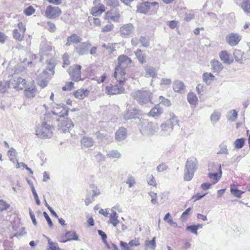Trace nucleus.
Returning a JSON list of instances; mask_svg holds the SVG:
<instances>
[{
	"label": "nucleus",
	"instance_id": "12",
	"mask_svg": "<svg viewBox=\"0 0 250 250\" xmlns=\"http://www.w3.org/2000/svg\"><path fill=\"white\" fill-rule=\"evenodd\" d=\"M17 27L13 31V37L16 40L21 41L23 38L26 28L21 22L18 23Z\"/></svg>",
	"mask_w": 250,
	"mask_h": 250
},
{
	"label": "nucleus",
	"instance_id": "18",
	"mask_svg": "<svg viewBox=\"0 0 250 250\" xmlns=\"http://www.w3.org/2000/svg\"><path fill=\"white\" fill-rule=\"evenodd\" d=\"M134 31V27L131 23H127L123 25L120 28V34L122 36H126L131 35Z\"/></svg>",
	"mask_w": 250,
	"mask_h": 250
},
{
	"label": "nucleus",
	"instance_id": "54",
	"mask_svg": "<svg viewBox=\"0 0 250 250\" xmlns=\"http://www.w3.org/2000/svg\"><path fill=\"white\" fill-rule=\"evenodd\" d=\"M159 101H160V104H162L166 106H169L171 105V103L169 100H168L167 99H166L162 96H161L159 97Z\"/></svg>",
	"mask_w": 250,
	"mask_h": 250
},
{
	"label": "nucleus",
	"instance_id": "59",
	"mask_svg": "<svg viewBox=\"0 0 250 250\" xmlns=\"http://www.w3.org/2000/svg\"><path fill=\"white\" fill-rule=\"evenodd\" d=\"M47 26L48 30L51 32H54L56 29L55 24L51 21L47 22Z\"/></svg>",
	"mask_w": 250,
	"mask_h": 250
},
{
	"label": "nucleus",
	"instance_id": "41",
	"mask_svg": "<svg viewBox=\"0 0 250 250\" xmlns=\"http://www.w3.org/2000/svg\"><path fill=\"white\" fill-rule=\"evenodd\" d=\"M194 172L195 171L185 168L184 176V180L186 181H190L194 176Z\"/></svg>",
	"mask_w": 250,
	"mask_h": 250
},
{
	"label": "nucleus",
	"instance_id": "13",
	"mask_svg": "<svg viewBox=\"0 0 250 250\" xmlns=\"http://www.w3.org/2000/svg\"><path fill=\"white\" fill-rule=\"evenodd\" d=\"M81 66L78 64L70 67L69 69V73L72 80L79 81L81 80Z\"/></svg>",
	"mask_w": 250,
	"mask_h": 250
},
{
	"label": "nucleus",
	"instance_id": "56",
	"mask_svg": "<svg viewBox=\"0 0 250 250\" xmlns=\"http://www.w3.org/2000/svg\"><path fill=\"white\" fill-rule=\"evenodd\" d=\"M126 183L128 185L129 188L132 187L136 183L135 178L132 176H129L126 181Z\"/></svg>",
	"mask_w": 250,
	"mask_h": 250
},
{
	"label": "nucleus",
	"instance_id": "10",
	"mask_svg": "<svg viewBox=\"0 0 250 250\" xmlns=\"http://www.w3.org/2000/svg\"><path fill=\"white\" fill-rule=\"evenodd\" d=\"M62 14L61 10L58 7L48 5L45 11V16L50 19H55Z\"/></svg>",
	"mask_w": 250,
	"mask_h": 250
},
{
	"label": "nucleus",
	"instance_id": "33",
	"mask_svg": "<svg viewBox=\"0 0 250 250\" xmlns=\"http://www.w3.org/2000/svg\"><path fill=\"white\" fill-rule=\"evenodd\" d=\"M118 217V216L116 211H111L109 215V220L108 222L111 223L114 227H116L119 223Z\"/></svg>",
	"mask_w": 250,
	"mask_h": 250
},
{
	"label": "nucleus",
	"instance_id": "20",
	"mask_svg": "<svg viewBox=\"0 0 250 250\" xmlns=\"http://www.w3.org/2000/svg\"><path fill=\"white\" fill-rule=\"evenodd\" d=\"M127 136L126 128L124 127H120L118 129L115 133V139L118 141H122L125 140Z\"/></svg>",
	"mask_w": 250,
	"mask_h": 250
},
{
	"label": "nucleus",
	"instance_id": "9",
	"mask_svg": "<svg viewBox=\"0 0 250 250\" xmlns=\"http://www.w3.org/2000/svg\"><path fill=\"white\" fill-rule=\"evenodd\" d=\"M48 69L44 70L42 73L40 75V78L42 79V80L39 84L42 87H44L47 86V81L46 80V79L50 74L53 75L54 74V71L53 70V68L54 67V64L53 63H51L50 62H48Z\"/></svg>",
	"mask_w": 250,
	"mask_h": 250
},
{
	"label": "nucleus",
	"instance_id": "36",
	"mask_svg": "<svg viewBox=\"0 0 250 250\" xmlns=\"http://www.w3.org/2000/svg\"><path fill=\"white\" fill-rule=\"evenodd\" d=\"M241 7L246 14L250 15V0H242Z\"/></svg>",
	"mask_w": 250,
	"mask_h": 250
},
{
	"label": "nucleus",
	"instance_id": "55",
	"mask_svg": "<svg viewBox=\"0 0 250 250\" xmlns=\"http://www.w3.org/2000/svg\"><path fill=\"white\" fill-rule=\"evenodd\" d=\"M31 190H32L33 195L35 200L36 201V203L37 205H40L41 204V202L39 199V197H38V194L36 191V190L34 188L33 185H31Z\"/></svg>",
	"mask_w": 250,
	"mask_h": 250
},
{
	"label": "nucleus",
	"instance_id": "58",
	"mask_svg": "<svg viewBox=\"0 0 250 250\" xmlns=\"http://www.w3.org/2000/svg\"><path fill=\"white\" fill-rule=\"evenodd\" d=\"M74 88V83L73 82H69L66 83V84L62 87V89L63 91H70Z\"/></svg>",
	"mask_w": 250,
	"mask_h": 250
},
{
	"label": "nucleus",
	"instance_id": "57",
	"mask_svg": "<svg viewBox=\"0 0 250 250\" xmlns=\"http://www.w3.org/2000/svg\"><path fill=\"white\" fill-rule=\"evenodd\" d=\"M8 154L10 160L12 161H14L16 158V150L14 148H12L8 151Z\"/></svg>",
	"mask_w": 250,
	"mask_h": 250
},
{
	"label": "nucleus",
	"instance_id": "48",
	"mask_svg": "<svg viewBox=\"0 0 250 250\" xmlns=\"http://www.w3.org/2000/svg\"><path fill=\"white\" fill-rule=\"evenodd\" d=\"M243 53L241 52L240 50H235L234 52V56L235 59V61L240 63H242V57H243Z\"/></svg>",
	"mask_w": 250,
	"mask_h": 250
},
{
	"label": "nucleus",
	"instance_id": "61",
	"mask_svg": "<svg viewBox=\"0 0 250 250\" xmlns=\"http://www.w3.org/2000/svg\"><path fill=\"white\" fill-rule=\"evenodd\" d=\"M139 41L142 43V45L145 47H147L149 44L148 39L144 37H141Z\"/></svg>",
	"mask_w": 250,
	"mask_h": 250
},
{
	"label": "nucleus",
	"instance_id": "47",
	"mask_svg": "<svg viewBox=\"0 0 250 250\" xmlns=\"http://www.w3.org/2000/svg\"><path fill=\"white\" fill-rule=\"evenodd\" d=\"M221 170V166L220 165L215 164L214 163H210L209 165L208 171L209 172H220Z\"/></svg>",
	"mask_w": 250,
	"mask_h": 250
},
{
	"label": "nucleus",
	"instance_id": "31",
	"mask_svg": "<svg viewBox=\"0 0 250 250\" xmlns=\"http://www.w3.org/2000/svg\"><path fill=\"white\" fill-rule=\"evenodd\" d=\"M20 60L22 64L19 65V68H15V73H20L24 69L25 66H26L27 64L29 65L32 63L31 61H27V57L23 59L22 58H20Z\"/></svg>",
	"mask_w": 250,
	"mask_h": 250
},
{
	"label": "nucleus",
	"instance_id": "23",
	"mask_svg": "<svg viewBox=\"0 0 250 250\" xmlns=\"http://www.w3.org/2000/svg\"><path fill=\"white\" fill-rule=\"evenodd\" d=\"M140 111L135 108H131L130 106L127 108V111L124 115V118L126 120L134 118L136 115L139 114Z\"/></svg>",
	"mask_w": 250,
	"mask_h": 250
},
{
	"label": "nucleus",
	"instance_id": "35",
	"mask_svg": "<svg viewBox=\"0 0 250 250\" xmlns=\"http://www.w3.org/2000/svg\"><path fill=\"white\" fill-rule=\"evenodd\" d=\"M214 78V76L211 73L206 72L203 74V81L208 85L210 84Z\"/></svg>",
	"mask_w": 250,
	"mask_h": 250
},
{
	"label": "nucleus",
	"instance_id": "16",
	"mask_svg": "<svg viewBox=\"0 0 250 250\" xmlns=\"http://www.w3.org/2000/svg\"><path fill=\"white\" fill-rule=\"evenodd\" d=\"M241 36L238 33H230L226 38L228 43L231 46H235L241 40Z\"/></svg>",
	"mask_w": 250,
	"mask_h": 250
},
{
	"label": "nucleus",
	"instance_id": "27",
	"mask_svg": "<svg viewBox=\"0 0 250 250\" xmlns=\"http://www.w3.org/2000/svg\"><path fill=\"white\" fill-rule=\"evenodd\" d=\"M163 111V109L160 106L159 104H158L151 109L148 113V116L157 118L162 114Z\"/></svg>",
	"mask_w": 250,
	"mask_h": 250
},
{
	"label": "nucleus",
	"instance_id": "25",
	"mask_svg": "<svg viewBox=\"0 0 250 250\" xmlns=\"http://www.w3.org/2000/svg\"><path fill=\"white\" fill-rule=\"evenodd\" d=\"M221 60L225 63L230 64L233 62V59L226 51H222L219 53Z\"/></svg>",
	"mask_w": 250,
	"mask_h": 250
},
{
	"label": "nucleus",
	"instance_id": "21",
	"mask_svg": "<svg viewBox=\"0 0 250 250\" xmlns=\"http://www.w3.org/2000/svg\"><path fill=\"white\" fill-rule=\"evenodd\" d=\"M36 93V89L35 88V85L33 83L27 84L24 90L25 96L29 98H33L35 96Z\"/></svg>",
	"mask_w": 250,
	"mask_h": 250
},
{
	"label": "nucleus",
	"instance_id": "28",
	"mask_svg": "<svg viewBox=\"0 0 250 250\" xmlns=\"http://www.w3.org/2000/svg\"><path fill=\"white\" fill-rule=\"evenodd\" d=\"M65 237L67 238L66 240H60L59 241L62 243H65L72 240H78V236L74 231L67 232L65 234Z\"/></svg>",
	"mask_w": 250,
	"mask_h": 250
},
{
	"label": "nucleus",
	"instance_id": "11",
	"mask_svg": "<svg viewBox=\"0 0 250 250\" xmlns=\"http://www.w3.org/2000/svg\"><path fill=\"white\" fill-rule=\"evenodd\" d=\"M100 1V0H94L93 1V3L94 6L91 9L90 13L94 16H100L105 11V7Z\"/></svg>",
	"mask_w": 250,
	"mask_h": 250
},
{
	"label": "nucleus",
	"instance_id": "7",
	"mask_svg": "<svg viewBox=\"0 0 250 250\" xmlns=\"http://www.w3.org/2000/svg\"><path fill=\"white\" fill-rule=\"evenodd\" d=\"M52 113L53 115L59 117V119H62L67 116L68 109L63 104H55L53 106Z\"/></svg>",
	"mask_w": 250,
	"mask_h": 250
},
{
	"label": "nucleus",
	"instance_id": "43",
	"mask_svg": "<svg viewBox=\"0 0 250 250\" xmlns=\"http://www.w3.org/2000/svg\"><path fill=\"white\" fill-rule=\"evenodd\" d=\"M107 156L110 159H119L121 157L122 154L117 150H112L108 152Z\"/></svg>",
	"mask_w": 250,
	"mask_h": 250
},
{
	"label": "nucleus",
	"instance_id": "40",
	"mask_svg": "<svg viewBox=\"0 0 250 250\" xmlns=\"http://www.w3.org/2000/svg\"><path fill=\"white\" fill-rule=\"evenodd\" d=\"M150 8L147 4V2H143L138 6L137 11L141 13H146L149 10Z\"/></svg>",
	"mask_w": 250,
	"mask_h": 250
},
{
	"label": "nucleus",
	"instance_id": "1",
	"mask_svg": "<svg viewBox=\"0 0 250 250\" xmlns=\"http://www.w3.org/2000/svg\"><path fill=\"white\" fill-rule=\"evenodd\" d=\"M131 95L141 105L146 104L149 103L152 104V93L150 91L146 90H134L132 92Z\"/></svg>",
	"mask_w": 250,
	"mask_h": 250
},
{
	"label": "nucleus",
	"instance_id": "53",
	"mask_svg": "<svg viewBox=\"0 0 250 250\" xmlns=\"http://www.w3.org/2000/svg\"><path fill=\"white\" fill-rule=\"evenodd\" d=\"M172 83V80L170 79L167 78H163L161 79L160 84V85L169 86Z\"/></svg>",
	"mask_w": 250,
	"mask_h": 250
},
{
	"label": "nucleus",
	"instance_id": "63",
	"mask_svg": "<svg viewBox=\"0 0 250 250\" xmlns=\"http://www.w3.org/2000/svg\"><path fill=\"white\" fill-rule=\"evenodd\" d=\"M35 10L32 7L29 6L24 10V13L27 16H30L33 14Z\"/></svg>",
	"mask_w": 250,
	"mask_h": 250
},
{
	"label": "nucleus",
	"instance_id": "30",
	"mask_svg": "<svg viewBox=\"0 0 250 250\" xmlns=\"http://www.w3.org/2000/svg\"><path fill=\"white\" fill-rule=\"evenodd\" d=\"M222 175V170H220V172H209L208 177L212 180V184H215L218 182Z\"/></svg>",
	"mask_w": 250,
	"mask_h": 250
},
{
	"label": "nucleus",
	"instance_id": "14",
	"mask_svg": "<svg viewBox=\"0 0 250 250\" xmlns=\"http://www.w3.org/2000/svg\"><path fill=\"white\" fill-rule=\"evenodd\" d=\"M52 46L49 42L43 41L40 45V53L42 57L52 54Z\"/></svg>",
	"mask_w": 250,
	"mask_h": 250
},
{
	"label": "nucleus",
	"instance_id": "37",
	"mask_svg": "<svg viewBox=\"0 0 250 250\" xmlns=\"http://www.w3.org/2000/svg\"><path fill=\"white\" fill-rule=\"evenodd\" d=\"M187 100L188 103L194 105L198 104V98L195 93L193 92L189 93L187 96Z\"/></svg>",
	"mask_w": 250,
	"mask_h": 250
},
{
	"label": "nucleus",
	"instance_id": "24",
	"mask_svg": "<svg viewBox=\"0 0 250 250\" xmlns=\"http://www.w3.org/2000/svg\"><path fill=\"white\" fill-rule=\"evenodd\" d=\"M82 41V38L75 34H72L71 36L67 38L66 46H70L78 43Z\"/></svg>",
	"mask_w": 250,
	"mask_h": 250
},
{
	"label": "nucleus",
	"instance_id": "39",
	"mask_svg": "<svg viewBox=\"0 0 250 250\" xmlns=\"http://www.w3.org/2000/svg\"><path fill=\"white\" fill-rule=\"evenodd\" d=\"M221 113L218 111H214L210 116V121L213 124H215L220 120Z\"/></svg>",
	"mask_w": 250,
	"mask_h": 250
},
{
	"label": "nucleus",
	"instance_id": "22",
	"mask_svg": "<svg viewBox=\"0 0 250 250\" xmlns=\"http://www.w3.org/2000/svg\"><path fill=\"white\" fill-rule=\"evenodd\" d=\"M197 165V159L194 157H190L187 159L185 168L195 171Z\"/></svg>",
	"mask_w": 250,
	"mask_h": 250
},
{
	"label": "nucleus",
	"instance_id": "51",
	"mask_svg": "<svg viewBox=\"0 0 250 250\" xmlns=\"http://www.w3.org/2000/svg\"><path fill=\"white\" fill-rule=\"evenodd\" d=\"M244 143H245L244 139L240 138V139H237L235 141V142L234 143V145L235 148H236L237 149H240L242 147H243V146L244 145Z\"/></svg>",
	"mask_w": 250,
	"mask_h": 250
},
{
	"label": "nucleus",
	"instance_id": "32",
	"mask_svg": "<svg viewBox=\"0 0 250 250\" xmlns=\"http://www.w3.org/2000/svg\"><path fill=\"white\" fill-rule=\"evenodd\" d=\"M94 141L92 138L88 137H83L81 141L83 147H89L92 146L94 144Z\"/></svg>",
	"mask_w": 250,
	"mask_h": 250
},
{
	"label": "nucleus",
	"instance_id": "49",
	"mask_svg": "<svg viewBox=\"0 0 250 250\" xmlns=\"http://www.w3.org/2000/svg\"><path fill=\"white\" fill-rule=\"evenodd\" d=\"M220 150L217 152V154H228V150L227 148V145L224 143L222 142L219 145Z\"/></svg>",
	"mask_w": 250,
	"mask_h": 250
},
{
	"label": "nucleus",
	"instance_id": "5",
	"mask_svg": "<svg viewBox=\"0 0 250 250\" xmlns=\"http://www.w3.org/2000/svg\"><path fill=\"white\" fill-rule=\"evenodd\" d=\"M122 83H118L115 84H110L105 87V93L108 95L120 94L124 93L125 89Z\"/></svg>",
	"mask_w": 250,
	"mask_h": 250
},
{
	"label": "nucleus",
	"instance_id": "2",
	"mask_svg": "<svg viewBox=\"0 0 250 250\" xmlns=\"http://www.w3.org/2000/svg\"><path fill=\"white\" fill-rule=\"evenodd\" d=\"M36 134L40 138H50L53 134L52 127L47 122H42L36 127Z\"/></svg>",
	"mask_w": 250,
	"mask_h": 250
},
{
	"label": "nucleus",
	"instance_id": "50",
	"mask_svg": "<svg viewBox=\"0 0 250 250\" xmlns=\"http://www.w3.org/2000/svg\"><path fill=\"white\" fill-rule=\"evenodd\" d=\"M48 242L49 244V248L47 250H62L59 247L57 243H54L51 241L49 238H48Z\"/></svg>",
	"mask_w": 250,
	"mask_h": 250
},
{
	"label": "nucleus",
	"instance_id": "29",
	"mask_svg": "<svg viewBox=\"0 0 250 250\" xmlns=\"http://www.w3.org/2000/svg\"><path fill=\"white\" fill-rule=\"evenodd\" d=\"M185 87V84L182 81L175 80L173 83V89L175 92L181 93Z\"/></svg>",
	"mask_w": 250,
	"mask_h": 250
},
{
	"label": "nucleus",
	"instance_id": "42",
	"mask_svg": "<svg viewBox=\"0 0 250 250\" xmlns=\"http://www.w3.org/2000/svg\"><path fill=\"white\" fill-rule=\"evenodd\" d=\"M145 248L146 250L147 249H151V250H154L156 248V237H154L153 238V239L150 240H146L145 242Z\"/></svg>",
	"mask_w": 250,
	"mask_h": 250
},
{
	"label": "nucleus",
	"instance_id": "3",
	"mask_svg": "<svg viewBox=\"0 0 250 250\" xmlns=\"http://www.w3.org/2000/svg\"><path fill=\"white\" fill-rule=\"evenodd\" d=\"M140 131L144 135H152L159 130V125L157 124L148 122L146 120H140Z\"/></svg>",
	"mask_w": 250,
	"mask_h": 250
},
{
	"label": "nucleus",
	"instance_id": "64",
	"mask_svg": "<svg viewBox=\"0 0 250 250\" xmlns=\"http://www.w3.org/2000/svg\"><path fill=\"white\" fill-rule=\"evenodd\" d=\"M167 166L164 164H161L157 167L156 170L158 172H162L167 169Z\"/></svg>",
	"mask_w": 250,
	"mask_h": 250
},
{
	"label": "nucleus",
	"instance_id": "6",
	"mask_svg": "<svg viewBox=\"0 0 250 250\" xmlns=\"http://www.w3.org/2000/svg\"><path fill=\"white\" fill-rule=\"evenodd\" d=\"M58 122V129L63 133L69 132L70 129L74 126L71 120L68 118L59 119Z\"/></svg>",
	"mask_w": 250,
	"mask_h": 250
},
{
	"label": "nucleus",
	"instance_id": "62",
	"mask_svg": "<svg viewBox=\"0 0 250 250\" xmlns=\"http://www.w3.org/2000/svg\"><path fill=\"white\" fill-rule=\"evenodd\" d=\"M149 196L151 197V202L153 204H156L157 202V194L154 192H150L149 193Z\"/></svg>",
	"mask_w": 250,
	"mask_h": 250
},
{
	"label": "nucleus",
	"instance_id": "38",
	"mask_svg": "<svg viewBox=\"0 0 250 250\" xmlns=\"http://www.w3.org/2000/svg\"><path fill=\"white\" fill-rule=\"evenodd\" d=\"M9 81H0V93H5L8 92L9 88H11Z\"/></svg>",
	"mask_w": 250,
	"mask_h": 250
},
{
	"label": "nucleus",
	"instance_id": "26",
	"mask_svg": "<svg viewBox=\"0 0 250 250\" xmlns=\"http://www.w3.org/2000/svg\"><path fill=\"white\" fill-rule=\"evenodd\" d=\"M211 69L214 72L219 73L223 69L222 63L217 60H213L210 62Z\"/></svg>",
	"mask_w": 250,
	"mask_h": 250
},
{
	"label": "nucleus",
	"instance_id": "17",
	"mask_svg": "<svg viewBox=\"0 0 250 250\" xmlns=\"http://www.w3.org/2000/svg\"><path fill=\"white\" fill-rule=\"evenodd\" d=\"M125 72L124 68L116 66L115 69L114 76L117 80V82L124 84Z\"/></svg>",
	"mask_w": 250,
	"mask_h": 250
},
{
	"label": "nucleus",
	"instance_id": "45",
	"mask_svg": "<svg viewBox=\"0 0 250 250\" xmlns=\"http://www.w3.org/2000/svg\"><path fill=\"white\" fill-rule=\"evenodd\" d=\"M135 56L138 59L139 62L143 64L146 62V58L144 54L143 53L142 51L140 49H137L135 52Z\"/></svg>",
	"mask_w": 250,
	"mask_h": 250
},
{
	"label": "nucleus",
	"instance_id": "8",
	"mask_svg": "<svg viewBox=\"0 0 250 250\" xmlns=\"http://www.w3.org/2000/svg\"><path fill=\"white\" fill-rule=\"evenodd\" d=\"M11 88L16 89L17 90L23 89L27 83L25 79L21 77H14L9 81Z\"/></svg>",
	"mask_w": 250,
	"mask_h": 250
},
{
	"label": "nucleus",
	"instance_id": "44",
	"mask_svg": "<svg viewBox=\"0 0 250 250\" xmlns=\"http://www.w3.org/2000/svg\"><path fill=\"white\" fill-rule=\"evenodd\" d=\"M146 70V74H145V77H156L157 76L156 71V69L153 67H148L145 69Z\"/></svg>",
	"mask_w": 250,
	"mask_h": 250
},
{
	"label": "nucleus",
	"instance_id": "60",
	"mask_svg": "<svg viewBox=\"0 0 250 250\" xmlns=\"http://www.w3.org/2000/svg\"><path fill=\"white\" fill-rule=\"evenodd\" d=\"M128 245L130 247L139 246L140 245L139 238H135L134 239L130 241L128 243Z\"/></svg>",
	"mask_w": 250,
	"mask_h": 250
},
{
	"label": "nucleus",
	"instance_id": "46",
	"mask_svg": "<svg viewBox=\"0 0 250 250\" xmlns=\"http://www.w3.org/2000/svg\"><path fill=\"white\" fill-rule=\"evenodd\" d=\"M237 112L235 109H232L229 112L227 119L230 122H233L237 119Z\"/></svg>",
	"mask_w": 250,
	"mask_h": 250
},
{
	"label": "nucleus",
	"instance_id": "52",
	"mask_svg": "<svg viewBox=\"0 0 250 250\" xmlns=\"http://www.w3.org/2000/svg\"><path fill=\"white\" fill-rule=\"evenodd\" d=\"M230 192L232 194L238 198H240L242 194L244 193V191L240 190L236 188L232 187L230 188Z\"/></svg>",
	"mask_w": 250,
	"mask_h": 250
},
{
	"label": "nucleus",
	"instance_id": "4",
	"mask_svg": "<svg viewBox=\"0 0 250 250\" xmlns=\"http://www.w3.org/2000/svg\"><path fill=\"white\" fill-rule=\"evenodd\" d=\"M178 124V120L176 117H173L166 122L161 124L160 133L161 135H169L173 130V126Z\"/></svg>",
	"mask_w": 250,
	"mask_h": 250
},
{
	"label": "nucleus",
	"instance_id": "34",
	"mask_svg": "<svg viewBox=\"0 0 250 250\" xmlns=\"http://www.w3.org/2000/svg\"><path fill=\"white\" fill-rule=\"evenodd\" d=\"M88 95V91L85 89H79L74 92V96L79 99H83Z\"/></svg>",
	"mask_w": 250,
	"mask_h": 250
},
{
	"label": "nucleus",
	"instance_id": "15",
	"mask_svg": "<svg viewBox=\"0 0 250 250\" xmlns=\"http://www.w3.org/2000/svg\"><path fill=\"white\" fill-rule=\"evenodd\" d=\"M91 44L88 42H83L77 45L74 50L80 55H83L88 53V50Z\"/></svg>",
	"mask_w": 250,
	"mask_h": 250
},
{
	"label": "nucleus",
	"instance_id": "19",
	"mask_svg": "<svg viewBox=\"0 0 250 250\" xmlns=\"http://www.w3.org/2000/svg\"><path fill=\"white\" fill-rule=\"evenodd\" d=\"M118 65L117 66L125 69L130 65L132 61L126 55H122L118 58Z\"/></svg>",
	"mask_w": 250,
	"mask_h": 250
}]
</instances>
